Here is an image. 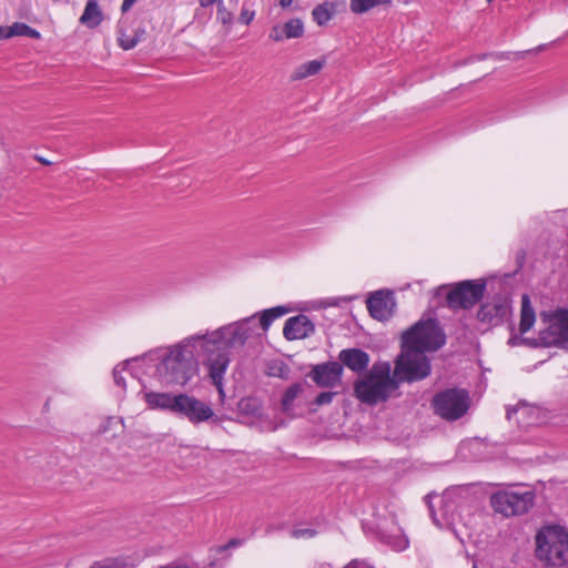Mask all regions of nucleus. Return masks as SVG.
I'll return each mask as SVG.
<instances>
[{
    "mask_svg": "<svg viewBox=\"0 0 568 568\" xmlns=\"http://www.w3.org/2000/svg\"><path fill=\"white\" fill-rule=\"evenodd\" d=\"M217 19L223 24H231L233 21V13L224 7L222 1L217 6Z\"/></svg>",
    "mask_w": 568,
    "mask_h": 568,
    "instance_id": "33",
    "label": "nucleus"
},
{
    "mask_svg": "<svg viewBox=\"0 0 568 568\" xmlns=\"http://www.w3.org/2000/svg\"><path fill=\"white\" fill-rule=\"evenodd\" d=\"M175 404L176 409L174 415L186 418L194 425L207 422L210 419L220 422V418L215 417L212 407L194 396L187 394H179V400Z\"/></svg>",
    "mask_w": 568,
    "mask_h": 568,
    "instance_id": "10",
    "label": "nucleus"
},
{
    "mask_svg": "<svg viewBox=\"0 0 568 568\" xmlns=\"http://www.w3.org/2000/svg\"><path fill=\"white\" fill-rule=\"evenodd\" d=\"M430 371V362L424 353L402 348L394 373L400 381L413 383L426 378Z\"/></svg>",
    "mask_w": 568,
    "mask_h": 568,
    "instance_id": "6",
    "label": "nucleus"
},
{
    "mask_svg": "<svg viewBox=\"0 0 568 568\" xmlns=\"http://www.w3.org/2000/svg\"><path fill=\"white\" fill-rule=\"evenodd\" d=\"M469 394L464 388H447L434 395L432 408L440 418L454 422L462 418L469 409Z\"/></svg>",
    "mask_w": 568,
    "mask_h": 568,
    "instance_id": "4",
    "label": "nucleus"
},
{
    "mask_svg": "<svg viewBox=\"0 0 568 568\" xmlns=\"http://www.w3.org/2000/svg\"><path fill=\"white\" fill-rule=\"evenodd\" d=\"M242 545V540L241 539H237V538H232L227 541V544H225L224 546H221L219 551H224L229 548H234V547H237Z\"/></svg>",
    "mask_w": 568,
    "mask_h": 568,
    "instance_id": "40",
    "label": "nucleus"
},
{
    "mask_svg": "<svg viewBox=\"0 0 568 568\" xmlns=\"http://www.w3.org/2000/svg\"><path fill=\"white\" fill-rule=\"evenodd\" d=\"M392 0H349V8L353 13L363 14L377 6H389Z\"/></svg>",
    "mask_w": 568,
    "mask_h": 568,
    "instance_id": "26",
    "label": "nucleus"
},
{
    "mask_svg": "<svg viewBox=\"0 0 568 568\" xmlns=\"http://www.w3.org/2000/svg\"><path fill=\"white\" fill-rule=\"evenodd\" d=\"M509 328H510V332H511V333H514V331H515L514 323H510V324H509ZM523 338H524V337H520V336H518V335H516V334H511V336L509 337V339H508L507 344H508L509 346H511V347H515V346H517V345L521 344V339H523Z\"/></svg>",
    "mask_w": 568,
    "mask_h": 568,
    "instance_id": "39",
    "label": "nucleus"
},
{
    "mask_svg": "<svg viewBox=\"0 0 568 568\" xmlns=\"http://www.w3.org/2000/svg\"><path fill=\"white\" fill-rule=\"evenodd\" d=\"M237 407L241 413H243L245 415H251V416H256L261 412V406H260L258 402L253 397L242 398L239 402Z\"/></svg>",
    "mask_w": 568,
    "mask_h": 568,
    "instance_id": "31",
    "label": "nucleus"
},
{
    "mask_svg": "<svg viewBox=\"0 0 568 568\" xmlns=\"http://www.w3.org/2000/svg\"><path fill=\"white\" fill-rule=\"evenodd\" d=\"M473 568H478V565L475 562V564L473 565Z\"/></svg>",
    "mask_w": 568,
    "mask_h": 568,
    "instance_id": "48",
    "label": "nucleus"
},
{
    "mask_svg": "<svg viewBox=\"0 0 568 568\" xmlns=\"http://www.w3.org/2000/svg\"><path fill=\"white\" fill-rule=\"evenodd\" d=\"M476 316L483 324L490 327L499 326L511 316L510 301L501 295L494 296L490 301L480 305Z\"/></svg>",
    "mask_w": 568,
    "mask_h": 568,
    "instance_id": "11",
    "label": "nucleus"
},
{
    "mask_svg": "<svg viewBox=\"0 0 568 568\" xmlns=\"http://www.w3.org/2000/svg\"><path fill=\"white\" fill-rule=\"evenodd\" d=\"M103 20V13L100 9L98 0H88L83 10V13L80 17V23L94 29Z\"/></svg>",
    "mask_w": 568,
    "mask_h": 568,
    "instance_id": "19",
    "label": "nucleus"
},
{
    "mask_svg": "<svg viewBox=\"0 0 568 568\" xmlns=\"http://www.w3.org/2000/svg\"><path fill=\"white\" fill-rule=\"evenodd\" d=\"M288 311L290 310L287 307L281 305L264 310L260 316V325L262 329L267 331L276 318L284 316Z\"/></svg>",
    "mask_w": 568,
    "mask_h": 568,
    "instance_id": "25",
    "label": "nucleus"
},
{
    "mask_svg": "<svg viewBox=\"0 0 568 568\" xmlns=\"http://www.w3.org/2000/svg\"><path fill=\"white\" fill-rule=\"evenodd\" d=\"M395 390L396 388L365 376L354 383L355 397L361 403L371 406L386 402Z\"/></svg>",
    "mask_w": 568,
    "mask_h": 568,
    "instance_id": "12",
    "label": "nucleus"
},
{
    "mask_svg": "<svg viewBox=\"0 0 568 568\" xmlns=\"http://www.w3.org/2000/svg\"><path fill=\"white\" fill-rule=\"evenodd\" d=\"M204 349L209 353L206 365L209 368V376L212 379L213 385L219 389L221 396H224L223 390V376L230 364L229 354L222 349L217 351L213 348L206 341H201Z\"/></svg>",
    "mask_w": 568,
    "mask_h": 568,
    "instance_id": "13",
    "label": "nucleus"
},
{
    "mask_svg": "<svg viewBox=\"0 0 568 568\" xmlns=\"http://www.w3.org/2000/svg\"><path fill=\"white\" fill-rule=\"evenodd\" d=\"M266 375L270 377H278L287 381L291 378V368L283 361H272L266 365Z\"/></svg>",
    "mask_w": 568,
    "mask_h": 568,
    "instance_id": "27",
    "label": "nucleus"
},
{
    "mask_svg": "<svg viewBox=\"0 0 568 568\" xmlns=\"http://www.w3.org/2000/svg\"><path fill=\"white\" fill-rule=\"evenodd\" d=\"M544 343L545 342L541 339V334L540 333L538 334L537 338L524 337L521 339V344L523 345H526V346H529V347H532V348L544 347Z\"/></svg>",
    "mask_w": 568,
    "mask_h": 568,
    "instance_id": "35",
    "label": "nucleus"
},
{
    "mask_svg": "<svg viewBox=\"0 0 568 568\" xmlns=\"http://www.w3.org/2000/svg\"><path fill=\"white\" fill-rule=\"evenodd\" d=\"M130 364V361L126 359L120 364H118L114 368H113V378H114V383L122 387V388H125V381L122 376V373L124 371H126L128 368V365Z\"/></svg>",
    "mask_w": 568,
    "mask_h": 568,
    "instance_id": "32",
    "label": "nucleus"
},
{
    "mask_svg": "<svg viewBox=\"0 0 568 568\" xmlns=\"http://www.w3.org/2000/svg\"><path fill=\"white\" fill-rule=\"evenodd\" d=\"M369 315L377 321H388L395 313L396 302L392 291L379 290L366 301Z\"/></svg>",
    "mask_w": 568,
    "mask_h": 568,
    "instance_id": "14",
    "label": "nucleus"
},
{
    "mask_svg": "<svg viewBox=\"0 0 568 568\" xmlns=\"http://www.w3.org/2000/svg\"><path fill=\"white\" fill-rule=\"evenodd\" d=\"M369 355L361 348H345L338 354V363L346 366L355 373H362L367 369Z\"/></svg>",
    "mask_w": 568,
    "mask_h": 568,
    "instance_id": "17",
    "label": "nucleus"
},
{
    "mask_svg": "<svg viewBox=\"0 0 568 568\" xmlns=\"http://www.w3.org/2000/svg\"><path fill=\"white\" fill-rule=\"evenodd\" d=\"M34 159L36 161H38L39 163L43 164V165H51L52 162L47 160L45 158L41 156V155H34Z\"/></svg>",
    "mask_w": 568,
    "mask_h": 568,
    "instance_id": "44",
    "label": "nucleus"
},
{
    "mask_svg": "<svg viewBox=\"0 0 568 568\" xmlns=\"http://www.w3.org/2000/svg\"><path fill=\"white\" fill-rule=\"evenodd\" d=\"M254 317L255 316L247 317L223 326L213 332L209 338L206 336L196 337V341H206L213 346V348H216L217 351L222 349L224 352L227 348L242 347L251 336V327L248 324Z\"/></svg>",
    "mask_w": 568,
    "mask_h": 568,
    "instance_id": "5",
    "label": "nucleus"
},
{
    "mask_svg": "<svg viewBox=\"0 0 568 568\" xmlns=\"http://www.w3.org/2000/svg\"><path fill=\"white\" fill-rule=\"evenodd\" d=\"M28 24L23 22H14L9 27H0V39H9L12 37H26Z\"/></svg>",
    "mask_w": 568,
    "mask_h": 568,
    "instance_id": "29",
    "label": "nucleus"
},
{
    "mask_svg": "<svg viewBox=\"0 0 568 568\" xmlns=\"http://www.w3.org/2000/svg\"><path fill=\"white\" fill-rule=\"evenodd\" d=\"M144 399L150 408L169 410L175 414L179 394L149 392L144 394Z\"/></svg>",
    "mask_w": 568,
    "mask_h": 568,
    "instance_id": "18",
    "label": "nucleus"
},
{
    "mask_svg": "<svg viewBox=\"0 0 568 568\" xmlns=\"http://www.w3.org/2000/svg\"><path fill=\"white\" fill-rule=\"evenodd\" d=\"M285 39L301 38L304 34L303 21L298 18H294L285 22L283 27Z\"/></svg>",
    "mask_w": 568,
    "mask_h": 568,
    "instance_id": "28",
    "label": "nucleus"
},
{
    "mask_svg": "<svg viewBox=\"0 0 568 568\" xmlns=\"http://www.w3.org/2000/svg\"><path fill=\"white\" fill-rule=\"evenodd\" d=\"M535 554L542 568H567L568 531L559 525L541 528L536 535Z\"/></svg>",
    "mask_w": 568,
    "mask_h": 568,
    "instance_id": "2",
    "label": "nucleus"
},
{
    "mask_svg": "<svg viewBox=\"0 0 568 568\" xmlns=\"http://www.w3.org/2000/svg\"><path fill=\"white\" fill-rule=\"evenodd\" d=\"M535 493L526 491H497L490 497V505L496 513L505 517L526 514L532 506Z\"/></svg>",
    "mask_w": 568,
    "mask_h": 568,
    "instance_id": "9",
    "label": "nucleus"
},
{
    "mask_svg": "<svg viewBox=\"0 0 568 568\" xmlns=\"http://www.w3.org/2000/svg\"><path fill=\"white\" fill-rule=\"evenodd\" d=\"M447 341L444 328L437 318L419 320L402 335V348L419 353L436 352Z\"/></svg>",
    "mask_w": 568,
    "mask_h": 568,
    "instance_id": "3",
    "label": "nucleus"
},
{
    "mask_svg": "<svg viewBox=\"0 0 568 568\" xmlns=\"http://www.w3.org/2000/svg\"><path fill=\"white\" fill-rule=\"evenodd\" d=\"M304 392V384L297 382L286 388L281 398L282 413L290 415L294 407V400Z\"/></svg>",
    "mask_w": 568,
    "mask_h": 568,
    "instance_id": "22",
    "label": "nucleus"
},
{
    "mask_svg": "<svg viewBox=\"0 0 568 568\" xmlns=\"http://www.w3.org/2000/svg\"><path fill=\"white\" fill-rule=\"evenodd\" d=\"M325 65V60H312L298 65L291 75V80L298 81L317 74Z\"/></svg>",
    "mask_w": 568,
    "mask_h": 568,
    "instance_id": "23",
    "label": "nucleus"
},
{
    "mask_svg": "<svg viewBox=\"0 0 568 568\" xmlns=\"http://www.w3.org/2000/svg\"><path fill=\"white\" fill-rule=\"evenodd\" d=\"M26 37H29L31 39H40L41 34L38 30L31 28L30 26L28 27V30L26 31Z\"/></svg>",
    "mask_w": 568,
    "mask_h": 568,
    "instance_id": "42",
    "label": "nucleus"
},
{
    "mask_svg": "<svg viewBox=\"0 0 568 568\" xmlns=\"http://www.w3.org/2000/svg\"><path fill=\"white\" fill-rule=\"evenodd\" d=\"M293 0H280V6L282 8H287L292 4Z\"/></svg>",
    "mask_w": 568,
    "mask_h": 568,
    "instance_id": "45",
    "label": "nucleus"
},
{
    "mask_svg": "<svg viewBox=\"0 0 568 568\" xmlns=\"http://www.w3.org/2000/svg\"><path fill=\"white\" fill-rule=\"evenodd\" d=\"M425 501H426V504H427V506H428L429 514H430V517H432L433 521H434V523H436V524H438V520H437V518H436V514H435V509H434V507H433V505H432V503H430V495H427V496L425 497Z\"/></svg>",
    "mask_w": 568,
    "mask_h": 568,
    "instance_id": "41",
    "label": "nucleus"
},
{
    "mask_svg": "<svg viewBox=\"0 0 568 568\" xmlns=\"http://www.w3.org/2000/svg\"><path fill=\"white\" fill-rule=\"evenodd\" d=\"M189 338L171 348L156 367L159 376L165 385L184 386L197 371V363Z\"/></svg>",
    "mask_w": 568,
    "mask_h": 568,
    "instance_id": "1",
    "label": "nucleus"
},
{
    "mask_svg": "<svg viewBox=\"0 0 568 568\" xmlns=\"http://www.w3.org/2000/svg\"><path fill=\"white\" fill-rule=\"evenodd\" d=\"M344 367L335 361L316 364L307 376L318 386L325 388L335 387L342 379Z\"/></svg>",
    "mask_w": 568,
    "mask_h": 568,
    "instance_id": "15",
    "label": "nucleus"
},
{
    "mask_svg": "<svg viewBox=\"0 0 568 568\" xmlns=\"http://www.w3.org/2000/svg\"><path fill=\"white\" fill-rule=\"evenodd\" d=\"M314 323L304 314L290 317L283 328V335L287 341L303 339L314 334Z\"/></svg>",
    "mask_w": 568,
    "mask_h": 568,
    "instance_id": "16",
    "label": "nucleus"
},
{
    "mask_svg": "<svg viewBox=\"0 0 568 568\" xmlns=\"http://www.w3.org/2000/svg\"><path fill=\"white\" fill-rule=\"evenodd\" d=\"M270 38L276 42L282 41L283 39H285L283 29H281L278 26L273 27L270 32Z\"/></svg>",
    "mask_w": 568,
    "mask_h": 568,
    "instance_id": "38",
    "label": "nucleus"
},
{
    "mask_svg": "<svg viewBox=\"0 0 568 568\" xmlns=\"http://www.w3.org/2000/svg\"><path fill=\"white\" fill-rule=\"evenodd\" d=\"M540 317L549 326L540 331L544 347H559L568 351V308L558 307L554 312H541Z\"/></svg>",
    "mask_w": 568,
    "mask_h": 568,
    "instance_id": "7",
    "label": "nucleus"
},
{
    "mask_svg": "<svg viewBox=\"0 0 568 568\" xmlns=\"http://www.w3.org/2000/svg\"><path fill=\"white\" fill-rule=\"evenodd\" d=\"M254 17H255V12L254 11H251V10H248L246 8H243L241 10V13H240V17H239V21L241 23L247 26V24H250L253 21Z\"/></svg>",
    "mask_w": 568,
    "mask_h": 568,
    "instance_id": "36",
    "label": "nucleus"
},
{
    "mask_svg": "<svg viewBox=\"0 0 568 568\" xmlns=\"http://www.w3.org/2000/svg\"><path fill=\"white\" fill-rule=\"evenodd\" d=\"M488 2H491L493 0H487Z\"/></svg>",
    "mask_w": 568,
    "mask_h": 568,
    "instance_id": "49",
    "label": "nucleus"
},
{
    "mask_svg": "<svg viewBox=\"0 0 568 568\" xmlns=\"http://www.w3.org/2000/svg\"><path fill=\"white\" fill-rule=\"evenodd\" d=\"M335 12H336V6L332 2L326 1L324 3L317 4L313 9L312 17H313V20L318 26H325L333 18Z\"/></svg>",
    "mask_w": 568,
    "mask_h": 568,
    "instance_id": "24",
    "label": "nucleus"
},
{
    "mask_svg": "<svg viewBox=\"0 0 568 568\" xmlns=\"http://www.w3.org/2000/svg\"><path fill=\"white\" fill-rule=\"evenodd\" d=\"M119 44L124 50L133 49L138 44L136 38L119 39Z\"/></svg>",
    "mask_w": 568,
    "mask_h": 568,
    "instance_id": "37",
    "label": "nucleus"
},
{
    "mask_svg": "<svg viewBox=\"0 0 568 568\" xmlns=\"http://www.w3.org/2000/svg\"><path fill=\"white\" fill-rule=\"evenodd\" d=\"M365 377L398 388V382L390 376V366L387 362L374 364Z\"/></svg>",
    "mask_w": 568,
    "mask_h": 568,
    "instance_id": "20",
    "label": "nucleus"
},
{
    "mask_svg": "<svg viewBox=\"0 0 568 568\" xmlns=\"http://www.w3.org/2000/svg\"><path fill=\"white\" fill-rule=\"evenodd\" d=\"M487 283L485 280H465L456 283L446 293V303L449 308L469 310L485 295Z\"/></svg>",
    "mask_w": 568,
    "mask_h": 568,
    "instance_id": "8",
    "label": "nucleus"
},
{
    "mask_svg": "<svg viewBox=\"0 0 568 568\" xmlns=\"http://www.w3.org/2000/svg\"><path fill=\"white\" fill-rule=\"evenodd\" d=\"M336 395V392H322L315 397L313 404L316 406L331 404Z\"/></svg>",
    "mask_w": 568,
    "mask_h": 568,
    "instance_id": "34",
    "label": "nucleus"
},
{
    "mask_svg": "<svg viewBox=\"0 0 568 568\" xmlns=\"http://www.w3.org/2000/svg\"><path fill=\"white\" fill-rule=\"evenodd\" d=\"M536 322L535 310L531 305L530 297L528 294H524L521 296V307H520V322H519V332L520 334L527 333Z\"/></svg>",
    "mask_w": 568,
    "mask_h": 568,
    "instance_id": "21",
    "label": "nucleus"
},
{
    "mask_svg": "<svg viewBox=\"0 0 568 568\" xmlns=\"http://www.w3.org/2000/svg\"><path fill=\"white\" fill-rule=\"evenodd\" d=\"M382 541L388 546H390L396 551L405 550L408 547V539L403 535H385L383 534L381 537Z\"/></svg>",
    "mask_w": 568,
    "mask_h": 568,
    "instance_id": "30",
    "label": "nucleus"
},
{
    "mask_svg": "<svg viewBox=\"0 0 568 568\" xmlns=\"http://www.w3.org/2000/svg\"><path fill=\"white\" fill-rule=\"evenodd\" d=\"M136 1L138 0H123L122 6H121V11L122 12L129 11Z\"/></svg>",
    "mask_w": 568,
    "mask_h": 568,
    "instance_id": "43",
    "label": "nucleus"
},
{
    "mask_svg": "<svg viewBox=\"0 0 568 568\" xmlns=\"http://www.w3.org/2000/svg\"><path fill=\"white\" fill-rule=\"evenodd\" d=\"M443 291H447V286H440V287H438V288L436 290L435 294H436V295H440V293H442Z\"/></svg>",
    "mask_w": 568,
    "mask_h": 568,
    "instance_id": "47",
    "label": "nucleus"
},
{
    "mask_svg": "<svg viewBox=\"0 0 568 568\" xmlns=\"http://www.w3.org/2000/svg\"><path fill=\"white\" fill-rule=\"evenodd\" d=\"M517 412L516 407L507 408V418L509 419L514 413Z\"/></svg>",
    "mask_w": 568,
    "mask_h": 568,
    "instance_id": "46",
    "label": "nucleus"
}]
</instances>
